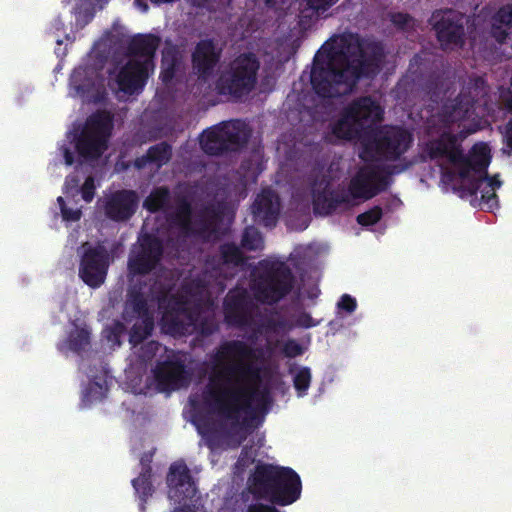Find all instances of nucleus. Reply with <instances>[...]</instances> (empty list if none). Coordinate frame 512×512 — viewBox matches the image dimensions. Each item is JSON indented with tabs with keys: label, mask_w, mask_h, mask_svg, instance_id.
<instances>
[{
	"label": "nucleus",
	"mask_w": 512,
	"mask_h": 512,
	"mask_svg": "<svg viewBox=\"0 0 512 512\" xmlns=\"http://www.w3.org/2000/svg\"><path fill=\"white\" fill-rule=\"evenodd\" d=\"M110 263L109 251L103 244L84 243L78 268L79 278L90 288H99L107 278Z\"/></svg>",
	"instance_id": "15"
},
{
	"label": "nucleus",
	"mask_w": 512,
	"mask_h": 512,
	"mask_svg": "<svg viewBox=\"0 0 512 512\" xmlns=\"http://www.w3.org/2000/svg\"><path fill=\"white\" fill-rule=\"evenodd\" d=\"M113 130V115L99 110L90 115L79 135L75 137V149L84 160H96L108 148Z\"/></svg>",
	"instance_id": "9"
},
{
	"label": "nucleus",
	"mask_w": 512,
	"mask_h": 512,
	"mask_svg": "<svg viewBox=\"0 0 512 512\" xmlns=\"http://www.w3.org/2000/svg\"><path fill=\"white\" fill-rule=\"evenodd\" d=\"M337 307L347 313H353L357 308V302L351 295L343 294L337 303Z\"/></svg>",
	"instance_id": "49"
},
{
	"label": "nucleus",
	"mask_w": 512,
	"mask_h": 512,
	"mask_svg": "<svg viewBox=\"0 0 512 512\" xmlns=\"http://www.w3.org/2000/svg\"><path fill=\"white\" fill-rule=\"evenodd\" d=\"M491 192H495V191L492 190L491 188H488L487 186L482 189V191H481V200H482L483 203L486 200H488V198H490V193Z\"/></svg>",
	"instance_id": "60"
},
{
	"label": "nucleus",
	"mask_w": 512,
	"mask_h": 512,
	"mask_svg": "<svg viewBox=\"0 0 512 512\" xmlns=\"http://www.w3.org/2000/svg\"><path fill=\"white\" fill-rule=\"evenodd\" d=\"M172 158V146L162 141L148 148L147 152L134 160V167L138 170L144 169L148 164H154L161 168Z\"/></svg>",
	"instance_id": "27"
},
{
	"label": "nucleus",
	"mask_w": 512,
	"mask_h": 512,
	"mask_svg": "<svg viewBox=\"0 0 512 512\" xmlns=\"http://www.w3.org/2000/svg\"><path fill=\"white\" fill-rule=\"evenodd\" d=\"M199 429V432L205 436L207 438V444L208 446L210 447H215L216 446V441H215V432L213 431H203L202 428L199 426L198 427Z\"/></svg>",
	"instance_id": "56"
},
{
	"label": "nucleus",
	"mask_w": 512,
	"mask_h": 512,
	"mask_svg": "<svg viewBox=\"0 0 512 512\" xmlns=\"http://www.w3.org/2000/svg\"><path fill=\"white\" fill-rule=\"evenodd\" d=\"M159 308L163 309V315L186 314L188 312H200L197 308L188 307L187 299L182 294H170V289L161 291L157 297Z\"/></svg>",
	"instance_id": "31"
},
{
	"label": "nucleus",
	"mask_w": 512,
	"mask_h": 512,
	"mask_svg": "<svg viewBox=\"0 0 512 512\" xmlns=\"http://www.w3.org/2000/svg\"><path fill=\"white\" fill-rule=\"evenodd\" d=\"M57 202L60 207L62 218L65 221H73L74 222V221L80 220V218L82 216L81 210L72 209V208L67 207L63 197H61V196L57 198Z\"/></svg>",
	"instance_id": "44"
},
{
	"label": "nucleus",
	"mask_w": 512,
	"mask_h": 512,
	"mask_svg": "<svg viewBox=\"0 0 512 512\" xmlns=\"http://www.w3.org/2000/svg\"><path fill=\"white\" fill-rule=\"evenodd\" d=\"M195 330L198 331L202 336L208 337L213 335L218 330V325L212 318H201L199 316L197 320V325L194 328V331Z\"/></svg>",
	"instance_id": "43"
},
{
	"label": "nucleus",
	"mask_w": 512,
	"mask_h": 512,
	"mask_svg": "<svg viewBox=\"0 0 512 512\" xmlns=\"http://www.w3.org/2000/svg\"><path fill=\"white\" fill-rule=\"evenodd\" d=\"M260 61L252 52L240 53L218 74L215 90L218 95L240 100L257 85Z\"/></svg>",
	"instance_id": "6"
},
{
	"label": "nucleus",
	"mask_w": 512,
	"mask_h": 512,
	"mask_svg": "<svg viewBox=\"0 0 512 512\" xmlns=\"http://www.w3.org/2000/svg\"><path fill=\"white\" fill-rule=\"evenodd\" d=\"M247 512H279L277 508L271 505L255 503L247 508Z\"/></svg>",
	"instance_id": "52"
},
{
	"label": "nucleus",
	"mask_w": 512,
	"mask_h": 512,
	"mask_svg": "<svg viewBox=\"0 0 512 512\" xmlns=\"http://www.w3.org/2000/svg\"><path fill=\"white\" fill-rule=\"evenodd\" d=\"M248 489L257 500L287 506L300 498V476L290 467L258 463L248 478Z\"/></svg>",
	"instance_id": "4"
},
{
	"label": "nucleus",
	"mask_w": 512,
	"mask_h": 512,
	"mask_svg": "<svg viewBox=\"0 0 512 512\" xmlns=\"http://www.w3.org/2000/svg\"><path fill=\"white\" fill-rule=\"evenodd\" d=\"M250 137L251 131L242 121H222L205 129L199 137V144L207 155L222 156L241 151Z\"/></svg>",
	"instance_id": "8"
},
{
	"label": "nucleus",
	"mask_w": 512,
	"mask_h": 512,
	"mask_svg": "<svg viewBox=\"0 0 512 512\" xmlns=\"http://www.w3.org/2000/svg\"><path fill=\"white\" fill-rule=\"evenodd\" d=\"M234 242H225L219 246V256L223 264L239 267L246 264L247 258Z\"/></svg>",
	"instance_id": "34"
},
{
	"label": "nucleus",
	"mask_w": 512,
	"mask_h": 512,
	"mask_svg": "<svg viewBox=\"0 0 512 512\" xmlns=\"http://www.w3.org/2000/svg\"><path fill=\"white\" fill-rule=\"evenodd\" d=\"M161 39L154 34H138L134 36L127 46L130 56L143 57V60L154 62L155 53L160 45Z\"/></svg>",
	"instance_id": "26"
},
{
	"label": "nucleus",
	"mask_w": 512,
	"mask_h": 512,
	"mask_svg": "<svg viewBox=\"0 0 512 512\" xmlns=\"http://www.w3.org/2000/svg\"><path fill=\"white\" fill-rule=\"evenodd\" d=\"M157 387L161 392H171L189 385L190 377L184 361L174 352L153 369Z\"/></svg>",
	"instance_id": "18"
},
{
	"label": "nucleus",
	"mask_w": 512,
	"mask_h": 512,
	"mask_svg": "<svg viewBox=\"0 0 512 512\" xmlns=\"http://www.w3.org/2000/svg\"><path fill=\"white\" fill-rule=\"evenodd\" d=\"M282 326V322L275 320L273 318H268L262 325L256 330V332H260L261 328L265 329L266 331L272 332L275 331L278 327Z\"/></svg>",
	"instance_id": "53"
},
{
	"label": "nucleus",
	"mask_w": 512,
	"mask_h": 512,
	"mask_svg": "<svg viewBox=\"0 0 512 512\" xmlns=\"http://www.w3.org/2000/svg\"><path fill=\"white\" fill-rule=\"evenodd\" d=\"M363 131L362 124L355 120L354 115L345 107L341 112L340 118L332 126V134L341 140H354L361 136Z\"/></svg>",
	"instance_id": "29"
},
{
	"label": "nucleus",
	"mask_w": 512,
	"mask_h": 512,
	"mask_svg": "<svg viewBox=\"0 0 512 512\" xmlns=\"http://www.w3.org/2000/svg\"><path fill=\"white\" fill-rule=\"evenodd\" d=\"M82 198L86 202H91L95 195V184L93 177L89 176L85 179L81 187Z\"/></svg>",
	"instance_id": "47"
},
{
	"label": "nucleus",
	"mask_w": 512,
	"mask_h": 512,
	"mask_svg": "<svg viewBox=\"0 0 512 512\" xmlns=\"http://www.w3.org/2000/svg\"><path fill=\"white\" fill-rule=\"evenodd\" d=\"M152 460L153 453L145 452L140 459L141 472L137 478L132 480V486L139 497V509L141 512L146 511V503L150 496H152L154 492V487L152 485Z\"/></svg>",
	"instance_id": "24"
},
{
	"label": "nucleus",
	"mask_w": 512,
	"mask_h": 512,
	"mask_svg": "<svg viewBox=\"0 0 512 512\" xmlns=\"http://www.w3.org/2000/svg\"><path fill=\"white\" fill-rule=\"evenodd\" d=\"M283 353L289 358H294L301 355L303 353V349L297 341L290 339L284 344Z\"/></svg>",
	"instance_id": "48"
},
{
	"label": "nucleus",
	"mask_w": 512,
	"mask_h": 512,
	"mask_svg": "<svg viewBox=\"0 0 512 512\" xmlns=\"http://www.w3.org/2000/svg\"><path fill=\"white\" fill-rule=\"evenodd\" d=\"M168 498L180 507L173 512H195L192 509L197 486L187 464L183 460L173 462L166 476Z\"/></svg>",
	"instance_id": "14"
},
{
	"label": "nucleus",
	"mask_w": 512,
	"mask_h": 512,
	"mask_svg": "<svg viewBox=\"0 0 512 512\" xmlns=\"http://www.w3.org/2000/svg\"><path fill=\"white\" fill-rule=\"evenodd\" d=\"M126 332V327L121 321H114L111 325L104 329V334L107 340L114 345H121V337Z\"/></svg>",
	"instance_id": "42"
},
{
	"label": "nucleus",
	"mask_w": 512,
	"mask_h": 512,
	"mask_svg": "<svg viewBox=\"0 0 512 512\" xmlns=\"http://www.w3.org/2000/svg\"><path fill=\"white\" fill-rule=\"evenodd\" d=\"M222 49L211 38L197 42L191 54L193 73L200 81L207 82L220 62Z\"/></svg>",
	"instance_id": "20"
},
{
	"label": "nucleus",
	"mask_w": 512,
	"mask_h": 512,
	"mask_svg": "<svg viewBox=\"0 0 512 512\" xmlns=\"http://www.w3.org/2000/svg\"><path fill=\"white\" fill-rule=\"evenodd\" d=\"M295 282L285 262L262 260L251 272L250 289L258 302L272 306L292 292Z\"/></svg>",
	"instance_id": "5"
},
{
	"label": "nucleus",
	"mask_w": 512,
	"mask_h": 512,
	"mask_svg": "<svg viewBox=\"0 0 512 512\" xmlns=\"http://www.w3.org/2000/svg\"><path fill=\"white\" fill-rule=\"evenodd\" d=\"M295 323L297 326L299 327H302V328H312V327H315L319 324L318 321H315L312 316L303 311L301 313H299L296 318H295Z\"/></svg>",
	"instance_id": "50"
},
{
	"label": "nucleus",
	"mask_w": 512,
	"mask_h": 512,
	"mask_svg": "<svg viewBox=\"0 0 512 512\" xmlns=\"http://www.w3.org/2000/svg\"><path fill=\"white\" fill-rule=\"evenodd\" d=\"M164 254L163 241L156 235H142L134 245L127 261L128 276H145L160 265Z\"/></svg>",
	"instance_id": "13"
},
{
	"label": "nucleus",
	"mask_w": 512,
	"mask_h": 512,
	"mask_svg": "<svg viewBox=\"0 0 512 512\" xmlns=\"http://www.w3.org/2000/svg\"><path fill=\"white\" fill-rule=\"evenodd\" d=\"M349 112L355 120L362 124L363 129L370 124L382 120L383 110L381 106L370 96H362L353 100L348 106Z\"/></svg>",
	"instance_id": "25"
},
{
	"label": "nucleus",
	"mask_w": 512,
	"mask_h": 512,
	"mask_svg": "<svg viewBox=\"0 0 512 512\" xmlns=\"http://www.w3.org/2000/svg\"><path fill=\"white\" fill-rule=\"evenodd\" d=\"M203 214L212 221L220 219V212L215 206L205 207V209L203 210Z\"/></svg>",
	"instance_id": "54"
},
{
	"label": "nucleus",
	"mask_w": 512,
	"mask_h": 512,
	"mask_svg": "<svg viewBox=\"0 0 512 512\" xmlns=\"http://www.w3.org/2000/svg\"><path fill=\"white\" fill-rule=\"evenodd\" d=\"M256 309L253 298L243 287L230 289L223 300L224 320L230 327L239 329L251 327Z\"/></svg>",
	"instance_id": "16"
},
{
	"label": "nucleus",
	"mask_w": 512,
	"mask_h": 512,
	"mask_svg": "<svg viewBox=\"0 0 512 512\" xmlns=\"http://www.w3.org/2000/svg\"><path fill=\"white\" fill-rule=\"evenodd\" d=\"M153 70L151 60L129 59L116 76L118 90L129 96L141 93Z\"/></svg>",
	"instance_id": "19"
},
{
	"label": "nucleus",
	"mask_w": 512,
	"mask_h": 512,
	"mask_svg": "<svg viewBox=\"0 0 512 512\" xmlns=\"http://www.w3.org/2000/svg\"><path fill=\"white\" fill-rule=\"evenodd\" d=\"M327 184L323 190L312 191V204L315 214L330 215L342 204L350 203V196L345 192L331 190Z\"/></svg>",
	"instance_id": "23"
},
{
	"label": "nucleus",
	"mask_w": 512,
	"mask_h": 512,
	"mask_svg": "<svg viewBox=\"0 0 512 512\" xmlns=\"http://www.w3.org/2000/svg\"><path fill=\"white\" fill-rule=\"evenodd\" d=\"M484 205H486L487 209L492 210L494 208L498 207V196L495 192L490 193V198L484 202Z\"/></svg>",
	"instance_id": "57"
},
{
	"label": "nucleus",
	"mask_w": 512,
	"mask_h": 512,
	"mask_svg": "<svg viewBox=\"0 0 512 512\" xmlns=\"http://www.w3.org/2000/svg\"><path fill=\"white\" fill-rule=\"evenodd\" d=\"M274 199L275 194L270 189L263 190L257 195L252 204V214L256 223L268 228L276 225L279 207Z\"/></svg>",
	"instance_id": "22"
},
{
	"label": "nucleus",
	"mask_w": 512,
	"mask_h": 512,
	"mask_svg": "<svg viewBox=\"0 0 512 512\" xmlns=\"http://www.w3.org/2000/svg\"><path fill=\"white\" fill-rule=\"evenodd\" d=\"M478 129H479V126L477 125V126H475L474 128H472V129H468V130H467V132H468L469 134H471V133L476 132Z\"/></svg>",
	"instance_id": "63"
},
{
	"label": "nucleus",
	"mask_w": 512,
	"mask_h": 512,
	"mask_svg": "<svg viewBox=\"0 0 512 512\" xmlns=\"http://www.w3.org/2000/svg\"><path fill=\"white\" fill-rule=\"evenodd\" d=\"M69 349L81 353L90 345V332L86 328L76 329L68 337Z\"/></svg>",
	"instance_id": "38"
},
{
	"label": "nucleus",
	"mask_w": 512,
	"mask_h": 512,
	"mask_svg": "<svg viewBox=\"0 0 512 512\" xmlns=\"http://www.w3.org/2000/svg\"><path fill=\"white\" fill-rule=\"evenodd\" d=\"M79 184V179L75 175L67 176L65 180V187L68 188H76Z\"/></svg>",
	"instance_id": "59"
},
{
	"label": "nucleus",
	"mask_w": 512,
	"mask_h": 512,
	"mask_svg": "<svg viewBox=\"0 0 512 512\" xmlns=\"http://www.w3.org/2000/svg\"><path fill=\"white\" fill-rule=\"evenodd\" d=\"M402 170L396 165L363 166L351 178L347 194L350 199L370 200L387 191L393 183L392 176Z\"/></svg>",
	"instance_id": "12"
},
{
	"label": "nucleus",
	"mask_w": 512,
	"mask_h": 512,
	"mask_svg": "<svg viewBox=\"0 0 512 512\" xmlns=\"http://www.w3.org/2000/svg\"><path fill=\"white\" fill-rule=\"evenodd\" d=\"M489 87L482 76H471L462 86L458 96L447 100L441 109L446 122L456 123L470 119L477 106L486 105Z\"/></svg>",
	"instance_id": "10"
},
{
	"label": "nucleus",
	"mask_w": 512,
	"mask_h": 512,
	"mask_svg": "<svg viewBox=\"0 0 512 512\" xmlns=\"http://www.w3.org/2000/svg\"><path fill=\"white\" fill-rule=\"evenodd\" d=\"M433 64L428 54H416L411 60L410 69L416 66L415 70L412 71V73L416 75L415 79L422 78L426 72H429L428 82L436 84L439 79V72L438 69H432Z\"/></svg>",
	"instance_id": "35"
},
{
	"label": "nucleus",
	"mask_w": 512,
	"mask_h": 512,
	"mask_svg": "<svg viewBox=\"0 0 512 512\" xmlns=\"http://www.w3.org/2000/svg\"><path fill=\"white\" fill-rule=\"evenodd\" d=\"M200 312H188L186 314L163 315L162 322L167 331L173 335H186L194 331Z\"/></svg>",
	"instance_id": "30"
},
{
	"label": "nucleus",
	"mask_w": 512,
	"mask_h": 512,
	"mask_svg": "<svg viewBox=\"0 0 512 512\" xmlns=\"http://www.w3.org/2000/svg\"><path fill=\"white\" fill-rule=\"evenodd\" d=\"M255 349L242 340H227L213 356L215 370L202 391L207 411L221 419L222 434L240 445L249 432L257 428L268 412L270 395L246 385L259 380V369L253 364Z\"/></svg>",
	"instance_id": "1"
},
{
	"label": "nucleus",
	"mask_w": 512,
	"mask_h": 512,
	"mask_svg": "<svg viewBox=\"0 0 512 512\" xmlns=\"http://www.w3.org/2000/svg\"><path fill=\"white\" fill-rule=\"evenodd\" d=\"M339 0H306L307 6L318 16L323 15Z\"/></svg>",
	"instance_id": "46"
},
{
	"label": "nucleus",
	"mask_w": 512,
	"mask_h": 512,
	"mask_svg": "<svg viewBox=\"0 0 512 512\" xmlns=\"http://www.w3.org/2000/svg\"><path fill=\"white\" fill-rule=\"evenodd\" d=\"M424 151L431 160L447 159L458 170V176L466 181L462 189L470 196L477 194L483 181H487V187L492 190L499 188L502 184L498 175H488L491 151L487 143H476L468 154H464L457 135L444 131L438 138L428 141Z\"/></svg>",
	"instance_id": "3"
},
{
	"label": "nucleus",
	"mask_w": 512,
	"mask_h": 512,
	"mask_svg": "<svg viewBox=\"0 0 512 512\" xmlns=\"http://www.w3.org/2000/svg\"><path fill=\"white\" fill-rule=\"evenodd\" d=\"M333 43L325 56L315 55L310 74L312 89L324 99L348 95L360 80L377 76L386 56L381 41L358 33L344 32Z\"/></svg>",
	"instance_id": "2"
},
{
	"label": "nucleus",
	"mask_w": 512,
	"mask_h": 512,
	"mask_svg": "<svg viewBox=\"0 0 512 512\" xmlns=\"http://www.w3.org/2000/svg\"><path fill=\"white\" fill-rule=\"evenodd\" d=\"M241 248L247 251H257L264 248V239L254 226H247L241 236Z\"/></svg>",
	"instance_id": "36"
},
{
	"label": "nucleus",
	"mask_w": 512,
	"mask_h": 512,
	"mask_svg": "<svg viewBox=\"0 0 512 512\" xmlns=\"http://www.w3.org/2000/svg\"><path fill=\"white\" fill-rule=\"evenodd\" d=\"M143 289L144 285L141 283L129 287L122 313L126 322L137 319L129 332V342L132 346L141 344L154 330V315L149 309Z\"/></svg>",
	"instance_id": "11"
},
{
	"label": "nucleus",
	"mask_w": 512,
	"mask_h": 512,
	"mask_svg": "<svg viewBox=\"0 0 512 512\" xmlns=\"http://www.w3.org/2000/svg\"><path fill=\"white\" fill-rule=\"evenodd\" d=\"M512 33V4L503 5L492 17L491 36L499 43L507 42Z\"/></svg>",
	"instance_id": "28"
},
{
	"label": "nucleus",
	"mask_w": 512,
	"mask_h": 512,
	"mask_svg": "<svg viewBox=\"0 0 512 512\" xmlns=\"http://www.w3.org/2000/svg\"><path fill=\"white\" fill-rule=\"evenodd\" d=\"M181 66V57L174 49L166 50L162 54L160 80L163 84H170Z\"/></svg>",
	"instance_id": "33"
},
{
	"label": "nucleus",
	"mask_w": 512,
	"mask_h": 512,
	"mask_svg": "<svg viewBox=\"0 0 512 512\" xmlns=\"http://www.w3.org/2000/svg\"><path fill=\"white\" fill-rule=\"evenodd\" d=\"M505 138L507 147L512 150V119L508 122L506 126Z\"/></svg>",
	"instance_id": "58"
},
{
	"label": "nucleus",
	"mask_w": 512,
	"mask_h": 512,
	"mask_svg": "<svg viewBox=\"0 0 512 512\" xmlns=\"http://www.w3.org/2000/svg\"><path fill=\"white\" fill-rule=\"evenodd\" d=\"M413 140V134L402 126L382 125L365 135L360 157L397 161L410 149Z\"/></svg>",
	"instance_id": "7"
},
{
	"label": "nucleus",
	"mask_w": 512,
	"mask_h": 512,
	"mask_svg": "<svg viewBox=\"0 0 512 512\" xmlns=\"http://www.w3.org/2000/svg\"><path fill=\"white\" fill-rule=\"evenodd\" d=\"M504 106L507 111L512 112V96L505 100Z\"/></svg>",
	"instance_id": "61"
},
{
	"label": "nucleus",
	"mask_w": 512,
	"mask_h": 512,
	"mask_svg": "<svg viewBox=\"0 0 512 512\" xmlns=\"http://www.w3.org/2000/svg\"><path fill=\"white\" fill-rule=\"evenodd\" d=\"M250 164H251V163H250V161H243V162L241 163L240 168H241L242 170H247V169L249 168Z\"/></svg>",
	"instance_id": "62"
},
{
	"label": "nucleus",
	"mask_w": 512,
	"mask_h": 512,
	"mask_svg": "<svg viewBox=\"0 0 512 512\" xmlns=\"http://www.w3.org/2000/svg\"><path fill=\"white\" fill-rule=\"evenodd\" d=\"M383 216V210L380 206L376 205L371 209L359 214L356 221L359 225L367 227L378 223Z\"/></svg>",
	"instance_id": "41"
},
{
	"label": "nucleus",
	"mask_w": 512,
	"mask_h": 512,
	"mask_svg": "<svg viewBox=\"0 0 512 512\" xmlns=\"http://www.w3.org/2000/svg\"><path fill=\"white\" fill-rule=\"evenodd\" d=\"M433 29L443 50L461 48L464 45L465 30L463 17L458 12L447 9L433 13Z\"/></svg>",
	"instance_id": "17"
},
{
	"label": "nucleus",
	"mask_w": 512,
	"mask_h": 512,
	"mask_svg": "<svg viewBox=\"0 0 512 512\" xmlns=\"http://www.w3.org/2000/svg\"><path fill=\"white\" fill-rule=\"evenodd\" d=\"M162 348L161 344L157 341H149L142 347V355L144 358H153Z\"/></svg>",
	"instance_id": "51"
},
{
	"label": "nucleus",
	"mask_w": 512,
	"mask_h": 512,
	"mask_svg": "<svg viewBox=\"0 0 512 512\" xmlns=\"http://www.w3.org/2000/svg\"><path fill=\"white\" fill-rule=\"evenodd\" d=\"M208 286L209 282L206 280V275H198L189 281H185L182 285V291L186 296L202 297Z\"/></svg>",
	"instance_id": "37"
},
{
	"label": "nucleus",
	"mask_w": 512,
	"mask_h": 512,
	"mask_svg": "<svg viewBox=\"0 0 512 512\" xmlns=\"http://www.w3.org/2000/svg\"><path fill=\"white\" fill-rule=\"evenodd\" d=\"M392 24L400 30H407L412 26L413 18L408 13L396 12L390 15Z\"/></svg>",
	"instance_id": "45"
},
{
	"label": "nucleus",
	"mask_w": 512,
	"mask_h": 512,
	"mask_svg": "<svg viewBox=\"0 0 512 512\" xmlns=\"http://www.w3.org/2000/svg\"><path fill=\"white\" fill-rule=\"evenodd\" d=\"M143 207L150 213L169 211L172 208L169 188L166 186L154 188L145 198Z\"/></svg>",
	"instance_id": "32"
},
{
	"label": "nucleus",
	"mask_w": 512,
	"mask_h": 512,
	"mask_svg": "<svg viewBox=\"0 0 512 512\" xmlns=\"http://www.w3.org/2000/svg\"><path fill=\"white\" fill-rule=\"evenodd\" d=\"M175 203V219L183 226L188 225L192 216V206L189 199L185 195H178L175 198Z\"/></svg>",
	"instance_id": "39"
},
{
	"label": "nucleus",
	"mask_w": 512,
	"mask_h": 512,
	"mask_svg": "<svg viewBox=\"0 0 512 512\" xmlns=\"http://www.w3.org/2000/svg\"><path fill=\"white\" fill-rule=\"evenodd\" d=\"M57 44H58V45H61V44H62V40H60V39H59V40H57Z\"/></svg>",
	"instance_id": "64"
},
{
	"label": "nucleus",
	"mask_w": 512,
	"mask_h": 512,
	"mask_svg": "<svg viewBox=\"0 0 512 512\" xmlns=\"http://www.w3.org/2000/svg\"><path fill=\"white\" fill-rule=\"evenodd\" d=\"M62 154L64 157L65 164L67 166H71L74 164V154L70 150L69 147H67V146L62 147Z\"/></svg>",
	"instance_id": "55"
},
{
	"label": "nucleus",
	"mask_w": 512,
	"mask_h": 512,
	"mask_svg": "<svg viewBox=\"0 0 512 512\" xmlns=\"http://www.w3.org/2000/svg\"><path fill=\"white\" fill-rule=\"evenodd\" d=\"M138 204L139 196L136 191L122 189L113 192L107 198L104 210L109 219L124 222L135 214Z\"/></svg>",
	"instance_id": "21"
},
{
	"label": "nucleus",
	"mask_w": 512,
	"mask_h": 512,
	"mask_svg": "<svg viewBox=\"0 0 512 512\" xmlns=\"http://www.w3.org/2000/svg\"><path fill=\"white\" fill-rule=\"evenodd\" d=\"M311 370L309 367H301L293 377V386L297 392L298 397H303L311 384Z\"/></svg>",
	"instance_id": "40"
}]
</instances>
